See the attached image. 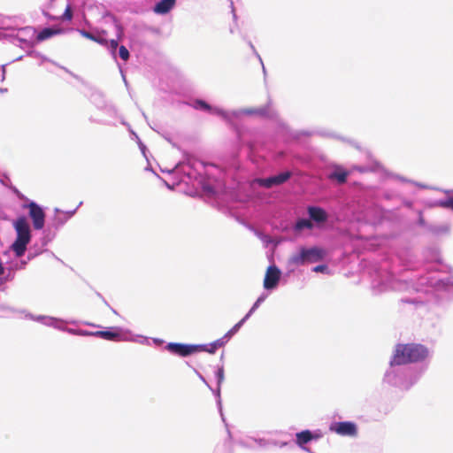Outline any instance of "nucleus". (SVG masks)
<instances>
[{
    "mask_svg": "<svg viewBox=\"0 0 453 453\" xmlns=\"http://www.w3.org/2000/svg\"><path fill=\"white\" fill-rule=\"evenodd\" d=\"M428 356V349L416 343L397 344L390 362L391 365H403L423 361Z\"/></svg>",
    "mask_w": 453,
    "mask_h": 453,
    "instance_id": "nucleus-1",
    "label": "nucleus"
},
{
    "mask_svg": "<svg viewBox=\"0 0 453 453\" xmlns=\"http://www.w3.org/2000/svg\"><path fill=\"white\" fill-rule=\"evenodd\" d=\"M17 237L12 245V250L17 257H22L27 246L31 241V230L27 219L24 216L19 217L13 223Z\"/></svg>",
    "mask_w": 453,
    "mask_h": 453,
    "instance_id": "nucleus-2",
    "label": "nucleus"
},
{
    "mask_svg": "<svg viewBox=\"0 0 453 453\" xmlns=\"http://www.w3.org/2000/svg\"><path fill=\"white\" fill-rule=\"evenodd\" d=\"M48 9L54 13L64 10V13L60 16H51L49 12H44V15L50 17L51 19H60L70 21L73 19V12L68 0H50Z\"/></svg>",
    "mask_w": 453,
    "mask_h": 453,
    "instance_id": "nucleus-3",
    "label": "nucleus"
},
{
    "mask_svg": "<svg viewBox=\"0 0 453 453\" xmlns=\"http://www.w3.org/2000/svg\"><path fill=\"white\" fill-rule=\"evenodd\" d=\"M322 257L323 251L320 249H303L299 254L292 256L290 261L294 265H303L306 261L315 262Z\"/></svg>",
    "mask_w": 453,
    "mask_h": 453,
    "instance_id": "nucleus-4",
    "label": "nucleus"
},
{
    "mask_svg": "<svg viewBox=\"0 0 453 453\" xmlns=\"http://www.w3.org/2000/svg\"><path fill=\"white\" fill-rule=\"evenodd\" d=\"M166 350L170 353L180 356L188 357L194 353L201 351L202 345L185 344L178 342H170L165 346Z\"/></svg>",
    "mask_w": 453,
    "mask_h": 453,
    "instance_id": "nucleus-5",
    "label": "nucleus"
},
{
    "mask_svg": "<svg viewBox=\"0 0 453 453\" xmlns=\"http://www.w3.org/2000/svg\"><path fill=\"white\" fill-rule=\"evenodd\" d=\"M24 208L28 209V214L33 221V226L36 230H41L44 226L45 213L41 206L35 202L24 205Z\"/></svg>",
    "mask_w": 453,
    "mask_h": 453,
    "instance_id": "nucleus-6",
    "label": "nucleus"
},
{
    "mask_svg": "<svg viewBox=\"0 0 453 453\" xmlns=\"http://www.w3.org/2000/svg\"><path fill=\"white\" fill-rule=\"evenodd\" d=\"M291 172L286 171L268 178L257 179L255 182H257L261 187L269 188L286 182L291 177Z\"/></svg>",
    "mask_w": 453,
    "mask_h": 453,
    "instance_id": "nucleus-7",
    "label": "nucleus"
},
{
    "mask_svg": "<svg viewBox=\"0 0 453 453\" xmlns=\"http://www.w3.org/2000/svg\"><path fill=\"white\" fill-rule=\"evenodd\" d=\"M280 271L275 265H271L267 268L264 279V288L265 289H273L277 287L280 279Z\"/></svg>",
    "mask_w": 453,
    "mask_h": 453,
    "instance_id": "nucleus-8",
    "label": "nucleus"
},
{
    "mask_svg": "<svg viewBox=\"0 0 453 453\" xmlns=\"http://www.w3.org/2000/svg\"><path fill=\"white\" fill-rule=\"evenodd\" d=\"M330 430L343 436H355L357 432L356 425L349 421L334 423Z\"/></svg>",
    "mask_w": 453,
    "mask_h": 453,
    "instance_id": "nucleus-9",
    "label": "nucleus"
},
{
    "mask_svg": "<svg viewBox=\"0 0 453 453\" xmlns=\"http://www.w3.org/2000/svg\"><path fill=\"white\" fill-rule=\"evenodd\" d=\"M308 213H309L311 219H312L316 223H323V222H326L327 219L326 212L319 207H314V206L309 207Z\"/></svg>",
    "mask_w": 453,
    "mask_h": 453,
    "instance_id": "nucleus-10",
    "label": "nucleus"
},
{
    "mask_svg": "<svg viewBox=\"0 0 453 453\" xmlns=\"http://www.w3.org/2000/svg\"><path fill=\"white\" fill-rule=\"evenodd\" d=\"M349 172L341 166H336L334 171L328 175L332 180H335L339 184L346 182Z\"/></svg>",
    "mask_w": 453,
    "mask_h": 453,
    "instance_id": "nucleus-11",
    "label": "nucleus"
},
{
    "mask_svg": "<svg viewBox=\"0 0 453 453\" xmlns=\"http://www.w3.org/2000/svg\"><path fill=\"white\" fill-rule=\"evenodd\" d=\"M319 436L312 434L311 431L304 430L296 434V442L299 447H303L304 444L311 441L312 439H318Z\"/></svg>",
    "mask_w": 453,
    "mask_h": 453,
    "instance_id": "nucleus-12",
    "label": "nucleus"
},
{
    "mask_svg": "<svg viewBox=\"0 0 453 453\" xmlns=\"http://www.w3.org/2000/svg\"><path fill=\"white\" fill-rule=\"evenodd\" d=\"M62 33V29L60 28H53V27H47L42 29L41 32H39L36 35V41L37 42H43L49 38H51L54 35H59Z\"/></svg>",
    "mask_w": 453,
    "mask_h": 453,
    "instance_id": "nucleus-13",
    "label": "nucleus"
},
{
    "mask_svg": "<svg viewBox=\"0 0 453 453\" xmlns=\"http://www.w3.org/2000/svg\"><path fill=\"white\" fill-rule=\"evenodd\" d=\"M175 0H161L154 7V12L158 14H165L174 6Z\"/></svg>",
    "mask_w": 453,
    "mask_h": 453,
    "instance_id": "nucleus-14",
    "label": "nucleus"
},
{
    "mask_svg": "<svg viewBox=\"0 0 453 453\" xmlns=\"http://www.w3.org/2000/svg\"><path fill=\"white\" fill-rule=\"evenodd\" d=\"M81 34L83 37H85L87 39L96 42L102 45H108V41L105 38H103L101 36H96V35H92L91 33L87 32L85 30H81Z\"/></svg>",
    "mask_w": 453,
    "mask_h": 453,
    "instance_id": "nucleus-15",
    "label": "nucleus"
},
{
    "mask_svg": "<svg viewBox=\"0 0 453 453\" xmlns=\"http://www.w3.org/2000/svg\"><path fill=\"white\" fill-rule=\"evenodd\" d=\"M96 336H99L103 339L112 341L115 340L119 336V334L118 332H111V331H97L93 334Z\"/></svg>",
    "mask_w": 453,
    "mask_h": 453,
    "instance_id": "nucleus-16",
    "label": "nucleus"
},
{
    "mask_svg": "<svg viewBox=\"0 0 453 453\" xmlns=\"http://www.w3.org/2000/svg\"><path fill=\"white\" fill-rule=\"evenodd\" d=\"M116 27L118 29V39L117 40L116 39H111L110 42H108L112 54H115V51H116V50L118 48V45H119L118 41L120 40L122 35H123V28L121 27V26L117 25Z\"/></svg>",
    "mask_w": 453,
    "mask_h": 453,
    "instance_id": "nucleus-17",
    "label": "nucleus"
},
{
    "mask_svg": "<svg viewBox=\"0 0 453 453\" xmlns=\"http://www.w3.org/2000/svg\"><path fill=\"white\" fill-rule=\"evenodd\" d=\"M312 226H313V225L311 222V220L310 219H305L298 220L296 222V228L297 230H303L304 228L311 229V228H312Z\"/></svg>",
    "mask_w": 453,
    "mask_h": 453,
    "instance_id": "nucleus-18",
    "label": "nucleus"
},
{
    "mask_svg": "<svg viewBox=\"0 0 453 453\" xmlns=\"http://www.w3.org/2000/svg\"><path fill=\"white\" fill-rule=\"evenodd\" d=\"M250 316V313H248L241 321H239L236 325H234L233 326V328H231L226 334V337H230L232 336L234 334H235L239 328L241 327V326L242 325V323L244 322V320Z\"/></svg>",
    "mask_w": 453,
    "mask_h": 453,
    "instance_id": "nucleus-19",
    "label": "nucleus"
},
{
    "mask_svg": "<svg viewBox=\"0 0 453 453\" xmlns=\"http://www.w3.org/2000/svg\"><path fill=\"white\" fill-rule=\"evenodd\" d=\"M195 108L196 109H201V110H203V111H211V107L205 102V101H203V100H196L195 102Z\"/></svg>",
    "mask_w": 453,
    "mask_h": 453,
    "instance_id": "nucleus-20",
    "label": "nucleus"
},
{
    "mask_svg": "<svg viewBox=\"0 0 453 453\" xmlns=\"http://www.w3.org/2000/svg\"><path fill=\"white\" fill-rule=\"evenodd\" d=\"M119 57L124 60L127 61L129 58V51L125 46H120L119 49Z\"/></svg>",
    "mask_w": 453,
    "mask_h": 453,
    "instance_id": "nucleus-21",
    "label": "nucleus"
},
{
    "mask_svg": "<svg viewBox=\"0 0 453 453\" xmlns=\"http://www.w3.org/2000/svg\"><path fill=\"white\" fill-rule=\"evenodd\" d=\"M438 206L453 210V200H440Z\"/></svg>",
    "mask_w": 453,
    "mask_h": 453,
    "instance_id": "nucleus-22",
    "label": "nucleus"
},
{
    "mask_svg": "<svg viewBox=\"0 0 453 453\" xmlns=\"http://www.w3.org/2000/svg\"><path fill=\"white\" fill-rule=\"evenodd\" d=\"M218 383L220 384L224 380V370L219 368L216 372Z\"/></svg>",
    "mask_w": 453,
    "mask_h": 453,
    "instance_id": "nucleus-23",
    "label": "nucleus"
},
{
    "mask_svg": "<svg viewBox=\"0 0 453 453\" xmlns=\"http://www.w3.org/2000/svg\"><path fill=\"white\" fill-rule=\"evenodd\" d=\"M327 269V266L325 265H317L313 268V271L316 272V273H324L325 271H326Z\"/></svg>",
    "mask_w": 453,
    "mask_h": 453,
    "instance_id": "nucleus-24",
    "label": "nucleus"
},
{
    "mask_svg": "<svg viewBox=\"0 0 453 453\" xmlns=\"http://www.w3.org/2000/svg\"><path fill=\"white\" fill-rule=\"evenodd\" d=\"M202 350L203 351H207L211 354H213L215 353V351L218 349H214V346L212 344L210 345V348H207L206 346H202Z\"/></svg>",
    "mask_w": 453,
    "mask_h": 453,
    "instance_id": "nucleus-25",
    "label": "nucleus"
},
{
    "mask_svg": "<svg viewBox=\"0 0 453 453\" xmlns=\"http://www.w3.org/2000/svg\"><path fill=\"white\" fill-rule=\"evenodd\" d=\"M211 344L214 346V349H219L224 345V342L222 340H218Z\"/></svg>",
    "mask_w": 453,
    "mask_h": 453,
    "instance_id": "nucleus-26",
    "label": "nucleus"
},
{
    "mask_svg": "<svg viewBox=\"0 0 453 453\" xmlns=\"http://www.w3.org/2000/svg\"><path fill=\"white\" fill-rule=\"evenodd\" d=\"M260 300L258 299L255 304L253 305V307L251 308L250 313H251L257 306H258V303H259Z\"/></svg>",
    "mask_w": 453,
    "mask_h": 453,
    "instance_id": "nucleus-27",
    "label": "nucleus"
},
{
    "mask_svg": "<svg viewBox=\"0 0 453 453\" xmlns=\"http://www.w3.org/2000/svg\"><path fill=\"white\" fill-rule=\"evenodd\" d=\"M4 268L2 265V263H0V275L4 274Z\"/></svg>",
    "mask_w": 453,
    "mask_h": 453,
    "instance_id": "nucleus-28",
    "label": "nucleus"
},
{
    "mask_svg": "<svg viewBox=\"0 0 453 453\" xmlns=\"http://www.w3.org/2000/svg\"><path fill=\"white\" fill-rule=\"evenodd\" d=\"M14 192H15L16 196H19V198H22V197L20 196L19 192L17 189H14Z\"/></svg>",
    "mask_w": 453,
    "mask_h": 453,
    "instance_id": "nucleus-29",
    "label": "nucleus"
},
{
    "mask_svg": "<svg viewBox=\"0 0 453 453\" xmlns=\"http://www.w3.org/2000/svg\"><path fill=\"white\" fill-rule=\"evenodd\" d=\"M212 192L211 188H208V193L211 194Z\"/></svg>",
    "mask_w": 453,
    "mask_h": 453,
    "instance_id": "nucleus-30",
    "label": "nucleus"
},
{
    "mask_svg": "<svg viewBox=\"0 0 453 453\" xmlns=\"http://www.w3.org/2000/svg\"><path fill=\"white\" fill-rule=\"evenodd\" d=\"M448 196H449V197H448L449 199L453 198V196H450L449 194Z\"/></svg>",
    "mask_w": 453,
    "mask_h": 453,
    "instance_id": "nucleus-31",
    "label": "nucleus"
}]
</instances>
